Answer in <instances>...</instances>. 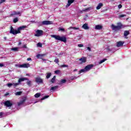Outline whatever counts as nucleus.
<instances>
[{"label": "nucleus", "instance_id": "nucleus-1", "mask_svg": "<svg viewBox=\"0 0 131 131\" xmlns=\"http://www.w3.org/2000/svg\"><path fill=\"white\" fill-rule=\"evenodd\" d=\"M51 37L55 38L57 40H60V41H63V42H66L67 41V38L66 37H61L59 35H52Z\"/></svg>", "mask_w": 131, "mask_h": 131}, {"label": "nucleus", "instance_id": "nucleus-2", "mask_svg": "<svg viewBox=\"0 0 131 131\" xmlns=\"http://www.w3.org/2000/svg\"><path fill=\"white\" fill-rule=\"evenodd\" d=\"M123 27V25L121 23H118L117 26H115L114 25H112V28L113 30H120L121 28Z\"/></svg>", "mask_w": 131, "mask_h": 131}, {"label": "nucleus", "instance_id": "nucleus-3", "mask_svg": "<svg viewBox=\"0 0 131 131\" xmlns=\"http://www.w3.org/2000/svg\"><path fill=\"white\" fill-rule=\"evenodd\" d=\"M10 33H11V34H13V35H16V34L19 33V32H18V30H15L13 26H11Z\"/></svg>", "mask_w": 131, "mask_h": 131}, {"label": "nucleus", "instance_id": "nucleus-4", "mask_svg": "<svg viewBox=\"0 0 131 131\" xmlns=\"http://www.w3.org/2000/svg\"><path fill=\"white\" fill-rule=\"evenodd\" d=\"M43 34V31L41 30H37L36 31V34H35V36H41Z\"/></svg>", "mask_w": 131, "mask_h": 131}, {"label": "nucleus", "instance_id": "nucleus-5", "mask_svg": "<svg viewBox=\"0 0 131 131\" xmlns=\"http://www.w3.org/2000/svg\"><path fill=\"white\" fill-rule=\"evenodd\" d=\"M35 81L36 83H43V80L41 79L40 77H37L35 79Z\"/></svg>", "mask_w": 131, "mask_h": 131}, {"label": "nucleus", "instance_id": "nucleus-6", "mask_svg": "<svg viewBox=\"0 0 131 131\" xmlns=\"http://www.w3.org/2000/svg\"><path fill=\"white\" fill-rule=\"evenodd\" d=\"M4 106L6 107H12L13 106V103L11 102V101L7 100L4 102Z\"/></svg>", "mask_w": 131, "mask_h": 131}, {"label": "nucleus", "instance_id": "nucleus-7", "mask_svg": "<svg viewBox=\"0 0 131 131\" xmlns=\"http://www.w3.org/2000/svg\"><path fill=\"white\" fill-rule=\"evenodd\" d=\"M51 24H53V21L49 20H44L42 21V25H51Z\"/></svg>", "mask_w": 131, "mask_h": 131}, {"label": "nucleus", "instance_id": "nucleus-8", "mask_svg": "<svg viewBox=\"0 0 131 131\" xmlns=\"http://www.w3.org/2000/svg\"><path fill=\"white\" fill-rule=\"evenodd\" d=\"M19 67L20 68H29V67H30V64L29 63H24L20 64Z\"/></svg>", "mask_w": 131, "mask_h": 131}, {"label": "nucleus", "instance_id": "nucleus-9", "mask_svg": "<svg viewBox=\"0 0 131 131\" xmlns=\"http://www.w3.org/2000/svg\"><path fill=\"white\" fill-rule=\"evenodd\" d=\"M94 67V64H88L85 67V69L86 71H90L92 68Z\"/></svg>", "mask_w": 131, "mask_h": 131}, {"label": "nucleus", "instance_id": "nucleus-10", "mask_svg": "<svg viewBox=\"0 0 131 131\" xmlns=\"http://www.w3.org/2000/svg\"><path fill=\"white\" fill-rule=\"evenodd\" d=\"M27 26H22L17 28V31L18 32V33H21V30H24L26 28Z\"/></svg>", "mask_w": 131, "mask_h": 131}, {"label": "nucleus", "instance_id": "nucleus-11", "mask_svg": "<svg viewBox=\"0 0 131 131\" xmlns=\"http://www.w3.org/2000/svg\"><path fill=\"white\" fill-rule=\"evenodd\" d=\"M21 13L20 12H16V11H13L12 13L10 14V17H13V16H15L16 15H20Z\"/></svg>", "mask_w": 131, "mask_h": 131}, {"label": "nucleus", "instance_id": "nucleus-12", "mask_svg": "<svg viewBox=\"0 0 131 131\" xmlns=\"http://www.w3.org/2000/svg\"><path fill=\"white\" fill-rule=\"evenodd\" d=\"M26 99H27L26 97L23 98L22 100H21L19 102L17 103L18 106H21V105H22V104L25 103Z\"/></svg>", "mask_w": 131, "mask_h": 131}, {"label": "nucleus", "instance_id": "nucleus-13", "mask_svg": "<svg viewBox=\"0 0 131 131\" xmlns=\"http://www.w3.org/2000/svg\"><path fill=\"white\" fill-rule=\"evenodd\" d=\"M82 28H83V29H85V30L90 29V27H89V25L87 23H85L84 25H83Z\"/></svg>", "mask_w": 131, "mask_h": 131}, {"label": "nucleus", "instance_id": "nucleus-14", "mask_svg": "<svg viewBox=\"0 0 131 131\" xmlns=\"http://www.w3.org/2000/svg\"><path fill=\"white\" fill-rule=\"evenodd\" d=\"M86 57H82L81 58H79V60L81 61V64H82V63L86 62Z\"/></svg>", "mask_w": 131, "mask_h": 131}, {"label": "nucleus", "instance_id": "nucleus-15", "mask_svg": "<svg viewBox=\"0 0 131 131\" xmlns=\"http://www.w3.org/2000/svg\"><path fill=\"white\" fill-rule=\"evenodd\" d=\"M124 43V41H118V42H117V47L118 48H119L120 47H122L123 46Z\"/></svg>", "mask_w": 131, "mask_h": 131}, {"label": "nucleus", "instance_id": "nucleus-16", "mask_svg": "<svg viewBox=\"0 0 131 131\" xmlns=\"http://www.w3.org/2000/svg\"><path fill=\"white\" fill-rule=\"evenodd\" d=\"M103 28V26L100 25H97L95 26V29L96 30H101Z\"/></svg>", "mask_w": 131, "mask_h": 131}, {"label": "nucleus", "instance_id": "nucleus-17", "mask_svg": "<svg viewBox=\"0 0 131 131\" xmlns=\"http://www.w3.org/2000/svg\"><path fill=\"white\" fill-rule=\"evenodd\" d=\"M24 80H28V78H20L18 79V83H20V82H22L23 81H24Z\"/></svg>", "mask_w": 131, "mask_h": 131}, {"label": "nucleus", "instance_id": "nucleus-18", "mask_svg": "<svg viewBox=\"0 0 131 131\" xmlns=\"http://www.w3.org/2000/svg\"><path fill=\"white\" fill-rule=\"evenodd\" d=\"M74 3V0H68L67 6L69 7L71 5V4H73Z\"/></svg>", "mask_w": 131, "mask_h": 131}, {"label": "nucleus", "instance_id": "nucleus-19", "mask_svg": "<svg viewBox=\"0 0 131 131\" xmlns=\"http://www.w3.org/2000/svg\"><path fill=\"white\" fill-rule=\"evenodd\" d=\"M101 7H103V3H99L98 6L96 7V9L100 10Z\"/></svg>", "mask_w": 131, "mask_h": 131}, {"label": "nucleus", "instance_id": "nucleus-20", "mask_svg": "<svg viewBox=\"0 0 131 131\" xmlns=\"http://www.w3.org/2000/svg\"><path fill=\"white\" fill-rule=\"evenodd\" d=\"M55 81H56V76H53V77L51 79L50 82H51V83H54Z\"/></svg>", "mask_w": 131, "mask_h": 131}, {"label": "nucleus", "instance_id": "nucleus-21", "mask_svg": "<svg viewBox=\"0 0 131 131\" xmlns=\"http://www.w3.org/2000/svg\"><path fill=\"white\" fill-rule=\"evenodd\" d=\"M69 29H73L74 30H79V28H76L75 27H70Z\"/></svg>", "mask_w": 131, "mask_h": 131}, {"label": "nucleus", "instance_id": "nucleus-22", "mask_svg": "<svg viewBox=\"0 0 131 131\" xmlns=\"http://www.w3.org/2000/svg\"><path fill=\"white\" fill-rule=\"evenodd\" d=\"M129 34V31H125L124 32V36H127Z\"/></svg>", "mask_w": 131, "mask_h": 131}, {"label": "nucleus", "instance_id": "nucleus-23", "mask_svg": "<svg viewBox=\"0 0 131 131\" xmlns=\"http://www.w3.org/2000/svg\"><path fill=\"white\" fill-rule=\"evenodd\" d=\"M45 56H46V54H37L36 55V57L38 58H40V57H45Z\"/></svg>", "mask_w": 131, "mask_h": 131}, {"label": "nucleus", "instance_id": "nucleus-24", "mask_svg": "<svg viewBox=\"0 0 131 131\" xmlns=\"http://www.w3.org/2000/svg\"><path fill=\"white\" fill-rule=\"evenodd\" d=\"M51 76H52V73H47L46 78L47 79L50 78L51 77Z\"/></svg>", "mask_w": 131, "mask_h": 131}, {"label": "nucleus", "instance_id": "nucleus-25", "mask_svg": "<svg viewBox=\"0 0 131 131\" xmlns=\"http://www.w3.org/2000/svg\"><path fill=\"white\" fill-rule=\"evenodd\" d=\"M26 80H27L26 82L27 84L29 85V86H30V85H31V81L29 80V79Z\"/></svg>", "mask_w": 131, "mask_h": 131}, {"label": "nucleus", "instance_id": "nucleus-26", "mask_svg": "<svg viewBox=\"0 0 131 131\" xmlns=\"http://www.w3.org/2000/svg\"><path fill=\"white\" fill-rule=\"evenodd\" d=\"M57 88H58V86H55L51 87V88L50 89V91H55V90H57Z\"/></svg>", "mask_w": 131, "mask_h": 131}, {"label": "nucleus", "instance_id": "nucleus-27", "mask_svg": "<svg viewBox=\"0 0 131 131\" xmlns=\"http://www.w3.org/2000/svg\"><path fill=\"white\" fill-rule=\"evenodd\" d=\"M18 21H19V19L18 18V17H15L13 19V23H17Z\"/></svg>", "mask_w": 131, "mask_h": 131}, {"label": "nucleus", "instance_id": "nucleus-28", "mask_svg": "<svg viewBox=\"0 0 131 131\" xmlns=\"http://www.w3.org/2000/svg\"><path fill=\"white\" fill-rule=\"evenodd\" d=\"M105 61H107V58H104L102 60H101L99 62V64H102V63H104V62H105Z\"/></svg>", "mask_w": 131, "mask_h": 131}, {"label": "nucleus", "instance_id": "nucleus-29", "mask_svg": "<svg viewBox=\"0 0 131 131\" xmlns=\"http://www.w3.org/2000/svg\"><path fill=\"white\" fill-rule=\"evenodd\" d=\"M35 98H39L40 97V93H37L34 95Z\"/></svg>", "mask_w": 131, "mask_h": 131}, {"label": "nucleus", "instance_id": "nucleus-30", "mask_svg": "<svg viewBox=\"0 0 131 131\" xmlns=\"http://www.w3.org/2000/svg\"><path fill=\"white\" fill-rule=\"evenodd\" d=\"M49 97H50V96H49V95L45 96L43 98H41V100L42 101L43 100H46V99H48V98H49Z\"/></svg>", "mask_w": 131, "mask_h": 131}, {"label": "nucleus", "instance_id": "nucleus-31", "mask_svg": "<svg viewBox=\"0 0 131 131\" xmlns=\"http://www.w3.org/2000/svg\"><path fill=\"white\" fill-rule=\"evenodd\" d=\"M19 84H20V83H12V85H13V86L14 88H16L17 85H19Z\"/></svg>", "mask_w": 131, "mask_h": 131}, {"label": "nucleus", "instance_id": "nucleus-32", "mask_svg": "<svg viewBox=\"0 0 131 131\" xmlns=\"http://www.w3.org/2000/svg\"><path fill=\"white\" fill-rule=\"evenodd\" d=\"M22 94V92L19 91L16 93H15V96H20Z\"/></svg>", "mask_w": 131, "mask_h": 131}, {"label": "nucleus", "instance_id": "nucleus-33", "mask_svg": "<svg viewBox=\"0 0 131 131\" xmlns=\"http://www.w3.org/2000/svg\"><path fill=\"white\" fill-rule=\"evenodd\" d=\"M85 71H86V70H85V68H84V69H81L79 71V73H82V72H85Z\"/></svg>", "mask_w": 131, "mask_h": 131}, {"label": "nucleus", "instance_id": "nucleus-34", "mask_svg": "<svg viewBox=\"0 0 131 131\" xmlns=\"http://www.w3.org/2000/svg\"><path fill=\"white\" fill-rule=\"evenodd\" d=\"M123 17H126V15L121 14V15H119V19H120V18H123Z\"/></svg>", "mask_w": 131, "mask_h": 131}, {"label": "nucleus", "instance_id": "nucleus-35", "mask_svg": "<svg viewBox=\"0 0 131 131\" xmlns=\"http://www.w3.org/2000/svg\"><path fill=\"white\" fill-rule=\"evenodd\" d=\"M55 74H60V72H61V71L59 70H57L56 71H55Z\"/></svg>", "mask_w": 131, "mask_h": 131}, {"label": "nucleus", "instance_id": "nucleus-36", "mask_svg": "<svg viewBox=\"0 0 131 131\" xmlns=\"http://www.w3.org/2000/svg\"><path fill=\"white\" fill-rule=\"evenodd\" d=\"M12 50L14 51L15 52H17V51H18V47L13 48H12Z\"/></svg>", "mask_w": 131, "mask_h": 131}, {"label": "nucleus", "instance_id": "nucleus-37", "mask_svg": "<svg viewBox=\"0 0 131 131\" xmlns=\"http://www.w3.org/2000/svg\"><path fill=\"white\" fill-rule=\"evenodd\" d=\"M61 83H66V79H61L60 81Z\"/></svg>", "mask_w": 131, "mask_h": 131}, {"label": "nucleus", "instance_id": "nucleus-38", "mask_svg": "<svg viewBox=\"0 0 131 131\" xmlns=\"http://www.w3.org/2000/svg\"><path fill=\"white\" fill-rule=\"evenodd\" d=\"M37 47H39V48H41V47H42V44L40 42H38L37 43Z\"/></svg>", "mask_w": 131, "mask_h": 131}, {"label": "nucleus", "instance_id": "nucleus-39", "mask_svg": "<svg viewBox=\"0 0 131 131\" xmlns=\"http://www.w3.org/2000/svg\"><path fill=\"white\" fill-rule=\"evenodd\" d=\"M54 62L55 63H56V64H58L59 63V59L58 58H56L55 60H54Z\"/></svg>", "mask_w": 131, "mask_h": 131}, {"label": "nucleus", "instance_id": "nucleus-40", "mask_svg": "<svg viewBox=\"0 0 131 131\" xmlns=\"http://www.w3.org/2000/svg\"><path fill=\"white\" fill-rule=\"evenodd\" d=\"M59 31H65V29L63 28H59Z\"/></svg>", "mask_w": 131, "mask_h": 131}, {"label": "nucleus", "instance_id": "nucleus-41", "mask_svg": "<svg viewBox=\"0 0 131 131\" xmlns=\"http://www.w3.org/2000/svg\"><path fill=\"white\" fill-rule=\"evenodd\" d=\"M61 67H62V68H63L64 67L68 68V65H67V64H62V65L61 66Z\"/></svg>", "mask_w": 131, "mask_h": 131}, {"label": "nucleus", "instance_id": "nucleus-42", "mask_svg": "<svg viewBox=\"0 0 131 131\" xmlns=\"http://www.w3.org/2000/svg\"><path fill=\"white\" fill-rule=\"evenodd\" d=\"M7 85H8V88H11V86H12V85H13V83H8Z\"/></svg>", "mask_w": 131, "mask_h": 131}, {"label": "nucleus", "instance_id": "nucleus-43", "mask_svg": "<svg viewBox=\"0 0 131 131\" xmlns=\"http://www.w3.org/2000/svg\"><path fill=\"white\" fill-rule=\"evenodd\" d=\"M3 115H4V113L0 112V118H2L3 117Z\"/></svg>", "mask_w": 131, "mask_h": 131}, {"label": "nucleus", "instance_id": "nucleus-44", "mask_svg": "<svg viewBox=\"0 0 131 131\" xmlns=\"http://www.w3.org/2000/svg\"><path fill=\"white\" fill-rule=\"evenodd\" d=\"M78 47H79V48H82V47H83V45H82V44H78Z\"/></svg>", "mask_w": 131, "mask_h": 131}, {"label": "nucleus", "instance_id": "nucleus-45", "mask_svg": "<svg viewBox=\"0 0 131 131\" xmlns=\"http://www.w3.org/2000/svg\"><path fill=\"white\" fill-rule=\"evenodd\" d=\"M118 8L119 9H121V8H122V5L121 4H119L118 6Z\"/></svg>", "mask_w": 131, "mask_h": 131}, {"label": "nucleus", "instance_id": "nucleus-46", "mask_svg": "<svg viewBox=\"0 0 131 131\" xmlns=\"http://www.w3.org/2000/svg\"><path fill=\"white\" fill-rule=\"evenodd\" d=\"M106 51L107 52H111V49H110L109 48H106Z\"/></svg>", "mask_w": 131, "mask_h": 131}, {"label": "nucleus", "instance_id": "nucleus-47", "mask_svg": "<svg viewBox=\"0 0 131 131\" xmlns=\"http://www.w3.org/2000/svg\"><path fill=\"white\" fill-rule=\"evenodd\" d=\"M87 49L89 51V52H91V51H92V49H91V48L90 47H87Z\"/></svg>", "mask_w": 131, "mask_h": 131}, {"label": "nucleus", "instance_id": "nucleus-48", "mask_svg": "<svg viewBox=\"0 0 131 131\" xmlns=\"http://www.w3.org/2000/svg\"><path fill=\"white\" fill-rule=\"evenodd\" d=\"M4 66H5V65L3 63H0V67H4Z\"/></svg>", "mask_w": 131, "mask_h": 131}, {"label": "nucleus", "instance_id": "nucleus-49", "mask_svg": "<svg viewBox=\"0 0 131 131\" xmlns=\"http://www.w3.org/2000/svg\"><path fill=\"white\" fill-rule=\"evenodd\" d=\"M4 2H6V0H1V4H3V3H4Z\"/></svg>", "mask_w": 131, "mask_h": 131}, {"label": "nucleus", "instance_id": "nucleus-50", "mask_svg": "<svg viewBox=\"0 0 131 131\" xmlns=\"http://www.w3.org/2000/svg\"><path fill=\"white\" fill-rule=\"evenodd\" d=\"M90 9H91V7L85 9V11H89V10H90Z\"/></svg>", "mask_w": 131, "mask_h": 131}, {"label": "nucleus", "instance_id": "nucleus-51", "mask_svg": "<svg viewBox=\"0 0 131 131\" xmlns=\"http://www.w3.org/2000/svg\"><path fill=\"white\" fill-rule=\"evenodd\" d=\"M9 93L7 92L5 94V96H9Z\"/></svg>", "mask_w": 131, "mask_h": 131}, {"label": "nucleus", "instance_id": "nucleus-52", "mask_svg": "<svg viewBox=\"0 0 131 131\" xmlns=\"http://www.w3.org/2000/svg\"><path fill=\"white\" fill-rule=\"evenodd\" d=\"M23 48L24 49H26L27 47H26V45H24V46H23Z\"/></svg>", "mask_w": 131, "mask_h": 131}, {"label": "nucleus", "instance_id": "nucleus-53", "mask_svg": "<svg viewBox=\"0 0 131 131\" xmlns=\"http://www.w3.org/2000/svg\"><path fill=\"white\" fill-rule=\"evenodd\" d=\"M27 61H31V58H27Z\"/></svg>", "mask_w": 131, "mask_h": 131}, {"label": "nucleus", "instance_id": "nucleus-54", "mask_svg": "<svg viewBox=\"0 0 131 131\" xmlns=\"http://www.w3.org/2000/svg\"><path fill=\"white\" fill-rule=\"evenodd\" d=\"M21 43H21V42H18V46H20V45H21Z\"/></svg>", "mask_w": 131, "mask_h": 131}, {"label": "nucleus", "instance_id": "nucleus-55", "mask_svg": "<svg viewBox=\"0 0 131 131\" xmlns=\"http://www.w3.org/2000/svg\"><path fill=\"white\" fill-rule=\"evenodd\" d=\"M75 71H77V69L74 70V72H75Z\"/></svg>", "mask_w": 131, "mask_h": 131}, {"label": "nucleus", "instance_id": "nucleus-56", "mask_svg": "<svg viewBox=\"0 0 131 131\" xmlns=\"http://www.w3.org/2000/svg\"><path fill=\"white\" fill-rule=\"evenodd\" d=\"M1 4H2V3H1V2H0V5H1Z\"/></svg>", "mask_w": 131, "mask_h": 131}]
</instances>
